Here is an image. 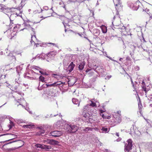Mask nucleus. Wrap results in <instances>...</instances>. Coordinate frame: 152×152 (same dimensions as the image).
Wrapping results in <instances>:
<instances>
[{
	"label": "nucleus",
	"mask_w": 152,
	"mask_h": 152,
	"mask_svg": "<svg viewBox=\"0 0 152 152\" xmlns=\"http://www.w3.org/2000/svg\"><path fill=\"white\" fill-rule=\"evenodd\" d=\"M23 25L25 26V28L23 29L20 30V31H22L24 29H28L29 31L31 30L33 32V33H31V42L32 43V42H34V41L33 40V38L36 39V35H35V33L34 31V29L31 27V26L30 25L28 24L27 23L25 22L24 23Z\"/></svg>",
	"instance_id": "nucleus-2"
},
{
	"label": "nucleus",
	"mask_w": 152,
	"mask_h": 152,
	"mask_svg": "<svg viewBox=\"0 0 152 152\" xmlns=\"http://www.w3.org/2000/svg\"><path fill=\"white\" fill-rule=\"evenodd\" d=\"M98 76V75H95L94 77H93V78H92V81L93 82H94L95 81L96 79H97V77Z\"/></svg>",
	"instance_id": "nucleus-36"
},
{
	"label": "nucleus",
	"mask_w": 152,
	"mask_h": 152,
	"mask_svg": "<svg viewBox=\"0 0 152 152\" xmlns=\"http://www.w3.org/2000/svg\"><path fill=\"white\" fill-rule=\"evenodd\" d=\"M20 14H18L17 13H13L12 14H11V15H10V21H11L10 24V28H12V27H11V26H12V24H13V23H12V22L14 20V19L15 18V17H16L17 16H20Z\"/></svg>",
	"instance_id": "nucleus-9"
},
{
	"label": "nucleus",
	"mask_w": 152,
	"mask_h": 152,
	"mask_svg": "<svg viewBox=\"0 0 152 152\" xmlns=\"http://www.w3.org/2000/svg\"><path fill=\"white\" fill-rule=\"evenodd\" d=\"M0 55H3V52L2 51H1L0 52Z\"/></svg>",
	"instance_id": "nucleus-64"
},
{
	"label": "nucleus",
	"mask_w": 152,
	"mask_h": 152,
	"mask_svg": "<svg viewBox=\"0 0 152 152\" xmlns=\"http://www.w3.org/2000/svg\"><path fill=\"white\" fill-rule=\"evenodd\" d=\"M101 29L102 31L104 33H106L107 31L106 27L104 26H102L101 27Z\"/></svg>",
	"instance_id": "nucleus-21"
},
{
	"label": "nucleus",
	"mask_w": 152,
	"mask_h": 152,
	"mask_svg": "<svg viewBox=\"0 0 152 152\" xmlns=\"http://www.w3.org/2000/svg\"><path fill=\"white\" fill-rule=\"evenodd\" d=\"M101 130L102 131V132L103 133H106L108 132L110 130V128H107V126L104 127L102 126L101 128Z\"/></svg>",
	"instance_id": "nucleus-14"
},
{
	"label": "nucleus",
	"mask_w": 152,
	"mask_h": 152,
	"mask_svg": "<svg viewBox=\"0 0 152 152\" xmlns=\"http://www.w3.org/2000/svg\"><path fill=\"white\" fill-rule=\"evenodd\" d=\"M1 10H2V11H3L4 13H5L6 12V11L7 10V9L6 8H4L3 7L2 8Z\"/></svg>",
	"instance_id": "nucleus-43"
},
{
	"label": "nucleus",
	"mask_w": 152,
	"mask_h": 152,
	"mask_svg": "<svg viewBox=\"0 0 152 152\" xmlns=\"http://www.w3.org/2000/svg\"><path fill=\"white\" fill-rule=\"evenodd\" d=\"M25 77L26 78H28V79H30L31 80H35V79H34V78L33 77H30L29 76H27V75H26L25 76Z\"/></svg>",
	"instance_id": "nucleus-40"
},
{
	"label": "nucleus",
	"mask_w": 152,
	"mask_h": 152,
	"mask_svg": "<svg viewBox=\"0 0 152 152\" xmlns=\"http://www.w3.org/2000/svg\"><path fill=\"white\" fill-rule=\"evenodd\" d=\"M35 147L37 148H39L41 149L44 150L45 151H48L51 148V147L50 145H47L44 144H37L35 145Z\"/></svg>",
	"instance_id": "nucleus-6"
},
{
	"label": "nucleus",
	"mask_w": 152,
	"mask_h": 152,
	"mask_svg": "<svg viewBox=\"0 0 152 152\" xmlns=\"http://www.w3.org/2000/svg\"><path fill=\"white\" fill-rule=\"evenodd\" d=\"M131 81L132 82V84L133 87L134 88H135V87L134 86V83L133 81L132 80V79H131Z\"/></svg>",
	"instance_id": "nucleus-50"
},
{
	"label": "nucleus",
	"mask_w": 152,
	"mask_h": 152,
	"mask_svg": "<svg viewBox=\"0 0 152 152\" xmlns=\"http://www.w3.org/2000/svg\"><path fill=\"white\" fill-rule=\"evenodd\" d=\"M17 123H21L24 122V121L22 119H16V121Z\"/></svg>",
	"instance_id": "nucleus-35"
},
{
	"label": "nucleus",
	"mask_w": 152,
	"mask_h": 152,
	"mask_svg": "<svg viewBox=\"0 0 152 152\" xmlns=\"http://www.w3.org/2000/svg\"><path fill=\"white\" fill-rule=\"evenodd\" d=\"M139 102L138 103V104H139L140 105H141V104H141V102L140 101V98L139 97Z\"/></svg>",
	"instance_id": "nucleus-53"
},
{
	"label": "nucleus",
	"mask_w": 152,
	"mask_h": 152,
	"mask_svg": "<svg viewBox=\"0 0 152 152\" xmlns=\"http://www.w3.org/2000/svg\"><path fill=\"white\" fill-rule=\"evenodd\" d=\"M39 129H40L41 130H43V129H42V128H43L42 127H38V128Z\"/></svg>",
	"instance_id": "nucleus-58"
},
{
	"label": "nucleus",
	"mask_w": 152,
	"mask_h": 152,
	"mask_svg": "<svg viewBox=\"0 0 152 152\" xmlns=\"http://www.w3.org/2000/svg\"><path fill=\"white\" fill-rule=\"evenodd\" d=\"M146 148L149 151L152 152V142H150L147 144Z\"/></svg>",
	"instance_id": "nucleus-15"
},
{
	"label": "nucleus",
	"mask_w": 152,
	"mask_h": 152,
	"mask_svg": "<svg viewBox=\"0 0 152 152\" xmlns=\"http://www.w3.org/2000/svg\"><path fill=\"white\" fill-rule=\"evenodd\" d=\"M40 82H39L38 83L39 86L37 88V89L39 90H42L44 88H45L46 87L45 85V84H43L41 86H40Z\"/></svg>",
	"instance_id": "nucleus-24"
},
{
	"label": "nucleus",
	"mask_w": 152,
	"mask_h": 152,
	"mask_svg": "<svg viewBox=\"0 0 152 152\" xmlns=\"http://www.w3.org/2000/svg\"><path fill=\"white\" fill-rule=\"evenodd\" d=\"M65 129L67 132L71 133H74L78 129V127L75 125L68 124L66 125Z\"/></svg>",
	"instance_id": "nucleus-3"
},
{
	"label": "nucleus",
	"mask_w": 152,
	"mask_h": 152,
	"mask_svg": "<svg viewBox=\"0 0 152 152\" xmlns=\"http://www.w3.org/2000/svg\"><path fill=\"white\" fill-rule=\"evenodd\" d=\"M15 83H17L18 84H21V79L20 77H18L17 78H16L15 80Z\"/></svg>",
	"instance_id": "nucleus-20"
},
{
	"label": "nucleus",
	"mask_w": 152,
	"mask_h": 152,
	"mask_svg": "<svg viewBox=\"0 0 152 152\" xmlns=\"http://www.w3.org/2000/svg\"><path fill=\"white\" fill-rule=\"evenodd\" d=\"M15 92H17L18 94L19 95H21L22 94L23 95H24L23 93H22V92H19L18 91H15Z\"/></svg>",
	"instance_id": "nucleus-45"
},
{
	"label": "nucleus",
	"mask_w": 152,
	"mask_h": 152,
	"mask_svg": "<svg viewBox=\"0 0 152 152\" xmlns=\"http://www.w3.org/2000/svg\"><path fill=\"white\" fill-rule=\"evenodd\" d=\"M103 151L104 152H110V151L107 149H104Z\"/></svg>",
	"instance_id": "nucleus-46"
},
{
	"label": "nucleus",
	"mask_w": 152,
	"mask_h": 152,
	"mask_svg": "<svg viewBox=\"0 0 152 152\" xmlns=\"http://www.w3.org/2000/svg\"><path fill=\"white\" fill-rule=\"evenodd\" d=\"M140 4H141V3L140 1L137 0L134 4L132 3L130 5V7L133 10H137L139 8L140 5Z\"/></svg>",
	"instance_id": "nucleus-8"
},
{
	"label": "nucleus",
	"mask_w": 152,
	"mask_h": 152,
	"mask_svg": "<svg viewBox=\"0 0 152 152\" xmlns=\"http://www.w3.org/2000/svg\"><path fill=\"white\" fill-rule=\"evenodd\" d=\"M116 120L117 121H118L119 123H120L121 121V119L120 118H118V120L117 119V118H116Z\"/></svg>",
	"instance_id": "nucleus-48"
},
{
	"label": "nucleus",
	"mask_w": 152,
	"mask_h": 152,
	"mask_svg": "<svg viewBox=\"0 0 152 152\" xmlns=\"http://www.w3.org/2000/svg\"><path fill=\"white\" fill-rule=\"evenodd\" d=\"M50 135L55 137H59L62 134V132L58 131H55L50 132Z\"/></svg>",
	"instance_id": "nucleus-10"
},
{
	"label": "nucleus",
	"mask_w": 152,
	"mask_h": 152,
	"mask_svg": "<svg viewBox=\"0 0 152 152\" xmlns=\"http://www.w3.org/2000/svg\"><path fill=\"white\" fill-rule=\"evenodd\" d=\"M12 90H13V91H15V90H16V88H12Z\"/></svg>",
	"instance_id": "nucleus-59"
},
{
	"label": "nucleus",
	"mask_w": 152,
	"mask_h": 152,
	"mask_svg": "<svg viewBox=\"0 0 152 152\" xmlns=\"http://www.w3.org/2000/svg\"><path fill=\"white\" fill-rule=\"evenodd\" d=\"M46 87H58L59 88H60L61 87H62L63 86V83L61 82H55L53 83L50 84H45Z\"/></svg>",
	"instance_id": "nucleus-7"
},
{
	"label": "nucleus",
	"mask_w": 152,
	"mask_h": 152,
	"mask_svg": "<svg viewBox=\"0 0 152 152\" xmlns=\"http://www.w3.org/2000/svg\"><path fill=\"white\" fill-rule=\"evenodd\" d=\"M77 1V0H69L67 2V3L69 4L70 3L74 2Z\"/></svg>",
	"instance_id": "nucleus-38"
},
{
	"label": "nucleus",
	"mask_w": 152,
	"mask_h": 152,
	"mask_svg": "<svg viewBox=\"0 0 152 152\" xmlns=\"http://www.w3.org/2000/svg\"><path fill=\"white\" fill-rule=\"evenodd\" d=\"M94 72L91 71V72H90L88 73V74H89V76H91L92 75H93L94 74Z\"/></svg>",
	"instance_id": "nucleus-42"
},
{
	"label": "nucleus",
	"mask_w": 152,
	"mask_h": 152,
	"mask_svg": "<svg viewBox=\"0 0 152 152\" xmlns=\"http://www.w3.org/2000/svg\"><path fill=\"white\" fill-rule=\"evenodd\" d=\"M17 102L19 103L20 105L23 106V104H24L25 103L26 104V105H27V103L26 102L23 98H21L20 99H18Z\"/></svg>",
	"instance_id": "nucleus-16"
},
{
	"label": "nucleus",
	"mask_w": 152,
	"mask_h": 152,
	"mask_svg": "<svg viewBox=\"0 0 152 152\" xmlns=\"http://www.w3.org/2000/svg\"><path fill=\"white\" fill-rule=\"evenodd\" d=\"M45 78L42 75H41L39 78V82L41 81L42 82H45Z\"/></svg>",
	"instance_id": "nucleus-30"
},
{
	"label": "nucleus",
	"mask_w": 152,
	"mask_h": 152,
	"mask_svg": "<svg viewBox=\"0 0 152 152\" xmlns=\"http://www.w3.org/2000/svg\"><path fill=\"white\" fill-rule=\"evenodd\" d=\"M34 68L35 69H40V68L39 67L35 66L34 67Z\"/></svg>",
	"instance_id": "nucleus-52"
},
{
	"label": "nucleus",
	"mask_w": 152,
	"mask_h": 152,
	"mask_svg": "<svg viewBox=\"0 0 152 152\" xmlns=\"http://www.w3.org/2000/svg\"><path fill=\"white\" fill-rule=\"evenodd\" d=\"M100 75L102 76H104L106 75L105 70L102 68L100 70Z\"/></svg>",
	"instance_id": "nucleus-18"
},
{
	"label": "nucleus",
	"mask_w": 152,
	"mask_h": 152,
	"mask_svg": "<svg viewBox=\"0 0 152 152\" xmlns=\"http://www.w3.org/2000/svg\"><path fill=\"white\" fill-rule=\"evenodd\" d=\"M43 9L45 10H47L48 9V7L47 6H45L43 7Z\"/></svg>",
	"instance_id": "nucleus-49"
},
{
	"label": "nucleus",
	"mask_w": 152,
	"mask_h": 152,
	"mask_svg": "<svg viewBox=\"0 0 152 152\" xmlns=\"http://www.w3.org/2000/svg\"><path fill=\"white\" fill-rule=\"evenodd\" d=\"M34 125H32L31 124H28V125H23V128H26V129H28V128H31L32 127V126H34Z\"/></svg>",
	"instance_id": "nucleus-25"
},
{
	"label": "nucleus",
	"mask_w": 152,
	"mask_h": 152,
	"mask_svg": "<svg viewBox=\"0 0 152 152\" xmlns=\"http://www.w3.org/2000/svg\"><path fill=\"white\" fill-rule=\"evenodd\" d=\"M132 140L129 139L127 141V143L125 146V151L129 152L130 150L132 149Z\"/></svg>",
	"instance_id": "nucleus-5"
},
{
	"label": "nucleus",
	"mask_w": 152,
	"mask_h": 152,
	"mask_svg": "<svg viewBox=\"0 0 152 152\" xmlns=\"http://www.w3.org/2000/svg\"><path fill=\"white\" fill-rule=\"evenodd\" d=\"M91 100H93V101H94L95 102L97 103V105H98V106L99 105V102H98V101H97V99H92Z\"/></svg>",
	"instance_id": "nucleus-39"
},
{
	"label": "nucleus",
	"mask_w": 152,
	"mask_h": 152,
	"mask_svg": "<svg viewBox=\"0 0 152 152\" xmlns=\"http://www.w3.org/2000/svg\"><path fill=\"white\" fill-rule=\"evenodd\" d=\"M113 1L116 9L115 15H114L113 19H114L116 17L118 19H119L120 16L118 15V11L122 10V9L121 2L120 0H113Z\"/></svg>",
	"instance_id": "nucleus-1"
},
{
	"label": "nucleus",
	"mask_w": 152,
	"mask_h": 152,
	"mask_svg": "<svg viewBox=\"0 0 152 152\" xmlns=\"http://www.w3.org/2000/svg\"><path fill=\"white\" fill-rule=\"evenodd\" d=\"M69 84H70V86L73 85L76 82L75 81H74L73 82H72V80H70L69 81Z\"/></svg>",
	"instance_id": "nucleus-37"
},
{
	"label": "nucleus",
	"mask_w": 152,
	"mask_h": 152,
	"mask_svg": "<svg viewBox=\"0 0 152 152\" xmlns=\"http://www.w3.org/2000/svg\"><path fill=\"white\" fill-rule=\"evenodd\" d=\"M83 117H85L87 119L90 116V114L89 113L87 112V111L84 110L82 114Z\"/></svg>",
	"instance_id": "nucleus-17"
},
{
	"label": "nucleus",
	"mask_w": 152,
	"mask_h": 152,
	"mask_svg": "<svg viewBox=\"0 0 152 152\" xmlns=\"http://www.w3.org/2000/svg\"><path fill=\"white\" fill-rule=\"evenodd\" d=\"M141 84L142 85L141 86H142V89L143 90L145 93V95H146V96H147L146 94L148 91L149 90L148 88H146L145 86V83L143 81V80H142L141 81Z\"/></svg>",
	"instance_id": "nucleus-11"
},
{
	"label": "nucleus",
	"mask_w": 152,
	"mask_h": 152,
	"mask_svg": "<svg viewBox=\"0 0 152 152\" xmlns=\"http://www.w3.org/2000/svg\"><path fill=\"white\" fill-rule=\"evenodd\" d=\"M140 83V82L139 81L138 82L135 81L134 82V86L135 88H134L135 89H136L137 88H138L139 86V85Z\"/></svg>",
	"instance_id": "nucleus-28"
},
{
	"label": "nucleus",
	"mask_w": 152,
	"mask_h": 152,
	"mask_svg": "<svg viewBox=\"0 0 152 152\" xmlns=\"http://www.w3.org/2000/svg\"><path fill=\"white\" fill-rule=\"evenodd\" d=\"M10 53V51L7 48L5 49V52L4 53V55L8 56H9V54Z\"/></svg>",
	"instance_id": "nucleus-29"
},
{
	"label": "nucleus",
	"mask_w": 152,
	"mask_h": 152,
	"mask_svg": "<svg viewBox=\"0 0 152 152\" xmlns=\"http://www.w3.org/2000/svg\"><path fill=\"white\" fill-rule=\"evenodd\" d=\"M149 98H150L151 99H152V95H150L149 96Z\"/></svg>",
	"instance_id": "nucleus-61"
},
{
	"label": "nucleus",
	"mask_w": 152,
	"mask_h": 152,
	"mask_svg": "<svg viewBox=\"0 0 152 152\" xmlns=\"http://www.w3.org/2000/svg\"><path fill=\"white\" fill-rule=\"evenodd\" d=\"M138 105H139V108L140 110V112L141 113V109H142V105L141 104V105H140L139 104H138Z\"/></svg>",
	"instance_id": "nucleus-41"
},
{
	"label": "nucleus",
	"mask_w": 152,
	"mask_h": 152,
	"mask_svg": "<svg viewBox=\"0 0 152 152\" xmlns=\"http://www.w3.org/2000/svg\"><path fill=\"white\" fill-rule=\"evenodd\" d=\"M45 132V131L44 130H41L38 132L37 134L38 135H42V134H44Z\"/></svg>",
	"instance_id": "nucleus-26"
},
{
	"label": "nucleus",
	"mask_w": 152,
	"mask_h": 152,
	"mask_svg": "<svg viewBox=\"0 0 152 152\" xmlns=\"http://www.w3.org/2000/svg\"><path fill=\"white\" fill-rule=\"evenodd\" d=\"M72 102L75 104H78L79 105V103L78 100L75 98H73L72 99Z\"/></svg>",
	"instance_id": "nucleus-27"
},
{
	"label": "nucleus",
	"mask_w": 152,
	"mask_h": 152,
	"mask_svg": "<svg viewBox=\"0 0 152 152\" xmlns=\"http://www.w3.org/2000/svg\"><path fill=\"white\" fill-rule=\"evenodd\" d=\"M112 23L113 24L114 26H115V28H116L117 29H121V31L123 32V34H124L125 35H129L130 34V35H132V34L130 33H129V32H126V27L124 26H122L121 25H118L117 23H116L114 21H113L112 22Z\"/></svg>",
	"instance_id": "nucleus-4"
},
{
	"label": "nucleus",
	"mask_w": 152,
	"mask_h": 152,
	"mask_svg": "<svg viewBox=\"0 0 152 152\" xmlns=\"http://www.w3.org/2000/svg\"><path fill=\"white\" fill-rule=\"evenodd\" d=\"M99 111H100V113H102L104 112V111H103V110H100Z\"/></svg>",
	"instance_id": "nucleus-56"
},
{
	"label": "nucleus",
	"mask_w": 152,
	"mask_h": 152,
	"mask_svg": "<svg viewBox=\"0 0 152 152\" xmlns=\"http://www.w3.org/2000/svg\"><path fill=\"white\" fill-rule=\"evenodd\" d=\"M23 86H28L27 84H24V83H23Z\"/></svg>",
	"instance_id": "nucleus-62"
},
{
	"label": "nucleus",
	"mask_w": 152,
	"mask_h": 152,
	"mask_svg": "<svg viewBox=\"0 0 152 152\" xmlns=\"http://www.w3.org/2000/svg\"><path fill=\"white\" fill-rule=\"evenodd\" d=\"M85 64L84 62H82L79 65L78 68L80 70H82L84 68Z\"/></svg>",
	"instance_id": "nucleus-19"
},
{
	"label": "nucleus",
	"mask_w": 152,
	"mask_h": 152,
	"mask_svg": "<svg viewBox=\"0 0 152 152\" xmlns=\"http://www.w3.org/2000/svg\"><path fill=\"white\" fill-rule=\"evenodd\" d=\"M19 26L18 24L15 25L13 27V30L14 31H17V29L19 28Z\"/></svg>",
	"instance_id": "nucleus-32"
},
{
	"label": "nucleus",
	"mask_w": 152,
	"mask_h": 152,
	"mask_svg": "<svg viewBox=\"0 0 152 152\" xmlns=\"http://www.w3.org/2000/svg\"><path fill=\"white\" fill-rule=\"evenodd\" d=\"M50 54L51 55V56H52V57H54L56 55V52H55V51H53L52 52H51L50 53Z\"/></svg>",
	"instance_id": "nucleus-33"
},
{
	"label": "nucleus",
	"mask_w": 152,
	"mask_h": 152,
	"mask_svg": "<svg viewBox=\"0 0 152 152\" xmlns=\"http://www.w3.org/2000/svg\"><path fill=\"white\" fill-rule=\"evenodd\" d=\"M12 136V137L13 138L12 139H10V140H7V141H10V140H13L14 139H15V138H17V135H15V134H10Z\"/></svg>",
	"instance_id": "nucleus-34"
},
{
	"label": "nucleus",
	"mask_w": 152,
	"mask_h": 152,
	"mask_svg": "<svg viewBox=\"0 0 152 152\" xmlns=\"http://www.w3.org/2000/svg\"><path fill=\"white\" fill-rule=\"evenodd\" d=\"M55 75L57 76V75H57V74H52V77H54L55 78H56V77H54V76H55Z\"/></svg>",
	"instance_id": "nucleus-54"
},
{
	"label": "nucleus",
	"mask_w": 152,
	"mask_h": 152,
	"mask_svg": "<svg viewBox=\"0 0 152 152\" xmlns=\"http://www.w3.org/2000/svg\"><path fill=\"white\" fill-rule=\"evenodd\" d=\"M16 53L17 55H20V56H21V53H18V52H16Z\"/></svg>",
	"instance_id": "nucleus-57"
},
{
	"label": "nucleus",
	"mask_w": 152,
	"mask_h": 152,
	"mask_svg": "<svg viewBox=\"0 0 152 152\" xmlns=\"http://www.w3.org/2000/svg\"><path fill=\"white\" fill-rule=\"evenodd\" d=\"M17 141V140H15V141H12L11 142H10L9 143H7V144H4V145H3V147H4V146L5 145H7V144H10V143H12L13 142H16V141Z\"/></svg>",
	"instance_id": "nucleus-51"
},
{
	"label": "nucleus",
	"mask_w": 152,
	"mask_h": 152,
	"mask_svg": "<svg viewBox=\"0 0 152 152\" xmlns=\"http://www.w3.org/2000/svg\"><path fill=\"white\" fill-rule=\"evenodd\" d=\"M75 66V65L73 64V62H72L69 65L67 69V71H69V72H71Z\"/></svg>",
	"instance_id": "nucleus-12"
},
{
	"label": "nucleus",
	"mask_w": 152,
	"mask_h": 152,
	"mask_svg": "<svg viewBox=\"0 0 152 152\" xmlns=\"http://www.w3.org/2000/svg\"><path fill=\"white\" fill-rule=\"evenodd\" d=\"M94 31H96V34H99V30H98L97 29H95L94 30Z\"/></svg>",
	"instance_id": "nucleus-47"
},
{
	"label": "nucleus",
	"mask_w": 152,
	"mask_h": 152,
	"mask_svg": "<svg viewBox=\"0 0 152 152\" xmlns=\"http://www.w3.org/2000/svg\"><path fill=\"white\" fill-rule=\"evenodd\" d=\"M93 129L90 127H86L83 129V130L86 132H88L89 131H92Z\"/></svg>",
	"instance_id": "nucleus-22"
},
{
	"label": "nucleus",
	"mask_w": 152,
	"mask_h": 152,
	"mask_svg": "<svg viewBox=\"0 0 152 152\" xmlns=\"http://www.w3.org/2000/svg\"><path fill=\"white\" fill-rule=\"evenodd\" d=\"M57 142H58L57 141L53 140H49L48 143L52 145H56L57 144Z\"/></svg>",
	"instance_id": "nucleus-23"
},
{
	"label": "nucleus",
	"mask_w": 152,
	"mask_h": 152,
	"mask_svg": "<svg viewBox=\"0 0 152 152\" xmlns=\"http://www.w3.org/2000/svg\"><path fill=\"white\" fill-rule=\"evenodd\" d=\"M126 60H130V58L129 57H127L126 58Z\"/></svg>",
	"instance_id": "nucleus-60"
},
{
	"label": "nucleus",
	"mask_w": 152,
	"mask_h": 152,
	"mask_svg": "<svg viewBox=\"0 0 152 152\" xmlns=\"http://www.w3.org/2000/svg\"><path fill=\"white\" fill-rule=\"evenodd\" d=\"M91 70L90 69H87L86 70V72H89Z\"/></svg>",
	"instance_id": "nucleus-55"
},
{
	"label": "nucleus",
	"mask_w": 152,
	"mask_h": 152,
	"mask_svg": "<svg viewBox=\"0 0 152 152\" xmlns=\"http://www.w3.org/2000/svg\"><path fill=\"white\" fill-rule=\"evenodd\" d=\"M52 57V56H51V55H50V53H48V54H47L45 56V58H47L48 57V58H49L50 59H53L54 58V57Z\"/></svg>",
	"instance_id": "nucleus-31"
},
{
	"label": "nucleus",
	"mask_w": 152,
	"mask_h": 152,
	"mask_svg": "<svg viewBox=\"0 0 152 152\" xmlns=\"http://www.w3.org/2000/svg\"><path fill=\"white\" fill-rule=\"evenodd\" d=\"M3 120V118H0V123H1V122Z\"/></svg>",
	"instance_id": "nucleus-63"
},
{
	"label": "nucleus",
	"mask_w": 152,
	"mask_h": 152,
	"mask_svg": "<svg viewBox=\"0 0 152 152\" xmlns=\"http://www.w3.org/2000/svg\"><path fill=\"white\" fill-rule=\"evenodd\" d=\"M91 104H90L89 105L88 104L84 107V109L85 110H87V108L88 107V106H92L93 107L96 106V105L97 104L94 101H93V100H91Z\"/></svg>",
	"instance_id": "nucleus-13"
},
{
	"label": "nucleus",
	"mask_w": 152,
	"mask_h": 152,
	"mask_svg": "<svg viewBox=\"0 0 152 152\" xmlns=\"http://www.w3.org/2000/svg\"><path fill=\"white\" fill-rule=\"evenodd\" d=\"M136 71H138L140 69L139 67L138 66H136L134 67Z\"/></svg>",
	"instance_id": "nucleus-44"
}]
</instances>
